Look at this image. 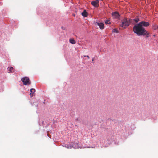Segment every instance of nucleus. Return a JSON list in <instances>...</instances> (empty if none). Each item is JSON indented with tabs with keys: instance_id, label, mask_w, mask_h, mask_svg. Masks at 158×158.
<instances>
[{
	"instance_id": "obj_10",
	"label": "nucleus",
	"mask_w": 158,
	"mask_h": 158,
	"mask_svg": "<svg viewBox=\"0 0 158 158\" xmlns=\"http://www.w3.org/2000/svg\"><path fill=\"white\" fill-rule=\"evenodd\" d=\"M158 28V26L155 24H153L152 25V29L155 30H156Z\"/></svg>"
},
{
	"instance_id": "obj_5",
	"label": "nucleus",
	"mask_w": 158,
	"mask_h": 158,
	"mask_svg": "<svg viewBox=\"0 0 158 158\" xmlns=\"http://www.w3.org/2000/svg\"><path fill=\"white\" fill-rule=\"evenodd\" d=\"M139 23L141 25V26L143 27V26L147 27L150 25V23L149 22L145 21H142Z\"/></svg>"
},
{
	"instance_id": "obj_11",
	"label": "nucleus",
	"mask_w": 158,
	"mask_h": 158,
	"mask_svg": "<svg viewBox=\"0 0 158 158\" xmlns=\"http://www.w3.org/2000/svg\"><path fill=\"white\" fill-rule=\"evenodd\" d=\"M8 68H9V71L8 72L9 73H13L15 69L13 67H11Z\"/></svg>"
},
{
	"instance_id": "obj_6",
	"label": "nucleus",
	"mask_w": 158,
	"mask_h": 158,
	"mask_svg": "<svg viewBox=\"0 0 158 158\" xmlns=\"http://www.w3.org/2000/svg\"><path fill=\"white\" fill-rule=\"evenodd\" d=\"M112 15L113 17L115 19H118L120 16L119 13L117 12H114L112 13Z\"/></svg>"
},
{
	"instance_id": "obj_20",
	"label": "nucleus",
	"mask_w": 158,
	"mask_h": 158,
	"mask_svg": "<svg viewBox=\"0 0 158 158\" xmlns=\"http://www.w3.org/2000/svg\"><path fill=\"white\" fill-rule=\"evenodd\" d=\"M155 37L156 36V35H153Z\"/></svg>"
},
{
	"instance_id": "obj_15",
	"label": "nucleus",
	"mask_w": 158,
	"mask_h": 158,
	"mask_svg": "<svg viewBox=\"0 0 158 158\" xmlns=\"http://www.w3.org/2000/svg\"><path fill=\"white\" fill-rule=\"evenodd\" d=\"M134 20L135 21V23H137L139 21V19L138 18H137L135 19H134Z\"/></svg>"
},
{
	"instance_id": "obj_19",
	"label": "nucleus",
	"mask_w": 158,
	"mask_h": 158,
	"mask_svg": "<svg viewBox=\"0 0 158 158\" xmlns=\"http://www.w3.org/2000/svg\"><path fill=\"white\" fill-rule=\"evenodd\" d=\"M94 58H92V61H94Z\"/></svg>"
},
{
	"instance_id": "obj_7",
	"label": "nucleus",
	"mask_w": 158,
	"mask_h": 158,
	"mask_svg": "<svg viewBox=\"0 0 158 158\" xmlns=\"http://www.w3.org/2000/svg\"><path fill=\"white\" fill-rule=\"evenodd\" d=\"M96 24L101 29H103L104 28V25L103 23L96 22Z\"/></svg>"
},
{
	"instance_id": "obj_12",
	"label": "nucleus",
	"mask_w": 158,
	"mask_h": 158,
	"mask_svg": "<svg viewBox=\"0 0 158 158\" xmlns=\"http://www.w3.org/2000/svg\"><path fill=\"white\" fill-rule=\"evenodd\" d=\"M69 42L73 44H75L76 43L75 40L73 39H70L69 40Z\"/></svg>"
},
{
	"instance_id": "obj_21",
	"label": "nucleus",
	"mask_w": 158,
	"mask_h": 158,
	"mask_svg": "<svg viewBox=\"0 0 158 158\" xmlns=\"http://www.w3.org/2000/svg\"><path fill=\"white\" fill-rule=\"evenodd\" d=\"M31 93L30 94V95H31Z\"/></svg>"
},
{
	"instance_id": "obj_9",
	"label": "nucleus",
	"mask_w": 158,
	"mask_h": 158,
	"mask_svg": "<svg viewBox=\"0 0 158 158\" xmlns=\"http://www.w3.org/2000/svg\"><path fill=\"white\" fill-rule=\"evenodd\" d=\"M142 35H146V37L148 38L149 36V34L146 30H145V31L143 33V34H142Z\"/></svg>"
},
{
	"instance_id": "obj_13",
	"label": "nucleus",
	"mask_w": 158,
	"mask_h": 158,
	"mask_svg": "<svg viewBox=\"0 0 158 158\" xmlns=\"http://www.w3.org/2000/svg\"><path fill=\"white\" fill-rule=\"evenodd\" d=\"M72 144H70V145H66L65 146V147L66 148H71L73 147V146L72 145Z\"/></svg>"
},
{
	"instance_id": "obj_8",
	"label": "nucleus",
	"mask_w": 158,
	"mask_h": 158,
	"mask_svg": "<svg viewBox=\"0 0 158 158\" xmlns=\"http://www.w3.org/2000/svg\"><path fill=\"white\" fill-rule=\"evenodd\" d=\"M81 15L83 16L84 17H86L87 16V12L86 10H84L82 13Z\"/></svg>"
},
{
	"instance_id": "obj_18",
	"label": "nucleus",
	"mask_w": 158,
	"mask_h": 158,
	"mask_svg": "<svg viewBox=\"0 0 158 158\" xmlns=\"http://www.w3.org/2000/svg\"><path fill=\"white\" fill-rule=\"evenodd\" d=\"M84 57H87L88 59L90 58L88 56H84Z\"/></svg>"
},
{
	"instance_id": "obj_2",
	"label": "nucleus",
	"mask_w": 158,
	"mask_h": 158,
	"mask_svg": "<svg viewBox=\"0 0 158 158\" xmlns=\"http://www.w3.org/2000/svg\"><path fill=\"white\" fill-rule=\"evenodd\" d=\"M130 24L127 18H125L122 21V23L120 25V26L125 28Z\"/></svg>"
},
{
	"instance_id": "obj_1",
	"label": "nucleus",
	"mask_w": 158,
	"mask_h": 158,
	"mask_svg": "<svg viewBox=\"0 0 158 158\" xmlns=\"http://www.w3.org/2000/svg\"><path fill=\"white\" fill-rule=\"evenodd\" d=\"M145 30V28L139 23L136 24L133 27L134 32L139 35H142Z\"/></svg>"
},
{
	"instance_id": "obj_4",
	"label": "nucleus",
	"mask_w": 158,
	"mask_h": 158,
	"mask_svg": "<svg viewBox=\"0 0 158 158\" xmlns=\"http://www.w3.org/2000/svg\"><path fill=\"white\" fill-rule=\"evenodd\" d=\"M99 1L98 0H96L93 1L91 2V4L93 6L95 7H97L99 6Z\"/></svg>"
},
{
	"instance_id": "obj_3",
	"label": "nucleus",
	"mask_w": 158,
	"mask_h": 158,
	"mask_svg": "<svg viewBox=\"0 0 158 158\" xmlns=\"http://www.w3.org/2000/svg\"><path fill=\"white\" fill-rule=\"evenodd\" d=\"M21 80L24 85H30L31 82L28 77H26L21 78Z\"/></svg>"
},
{
	"instance_id": "obj_17",
	"label": "nucleus",
	"mask_w": 158,
	"mask_h": 158,
	"mask_svg": "<svg viewBox=\"0 0 158 158\" xmlns=\"http://www.w3.org/2000/svg\"><path fill=\"white\" fill-rule=\"evenodd\" d=\"M109 21H109V20H106V21L105 22V23L106 24H108H108H110V22H109Z\"/></svg>"
},
{
	"instance_id": "obj_14",
	"label": "nucleus",
	"mask_w": 158,
	"mask_h": 158,
	"mask_svg": "<svg viewBox=\"0 0 158 158\" xmlns=\"http://www.w3.org/2000/svg\"><path fill=\"white\" fill-rule=\"evenodd\" d=\"M30 91L31 93H34L35 92V90L34 89L32 88L30 89Z\"/></svg>"
},
{
	"instance_id": "obj_16",
	"label": "nucleus",
	"mask_w": 158,
	"mask_h": 158,
	"mask_svg": "<svg viewBox=\"0 0 158 158\" xmlns=\"http://www.w3.org/2000/svg\"><path fill=\"white\" fill-rule=\"evenodd\" d=\"M113 32H115L116 33H118V31L116 29H114L113 30Z\"/></svg>"
}]
</instances>
